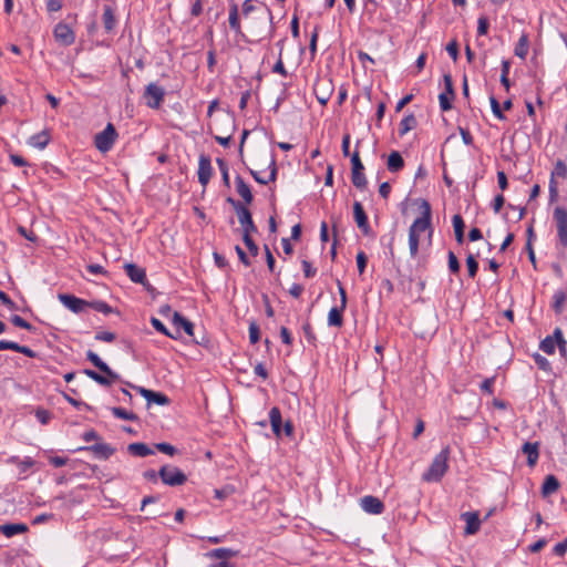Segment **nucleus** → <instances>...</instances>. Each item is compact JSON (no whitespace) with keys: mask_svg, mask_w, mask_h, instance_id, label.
I'll use <instances>...</instances> for the list:
<instances>
[{"mask_svg":"<svg viewBox=\"0 0 567 567\" xmlns=\"http://www.w3.org/2000/svg\"><path fill=\"white\" fill-rule=\"evenodd\" d=\"M450 446H445L433 460L429 470L423 473L422 478L425 482H440L449 470Z\"/></svg>","mask_w":567,"mask_h":567,"instance_id":"obj_1","label":"nucleus"},{"mask_svg":"<svg viewBox=\"0 0 567 567\" xmlns=\"http://www.w3.org/2000/svg\"><path fill=\"white\" fill-rule=\"evenodd\" d=\"M421 208H422V215L417 217L413 224L410 226L409 233L419 235L425 230H429V236L431 237L433 229H432V210L431 205L427 200L422 199L421 200Z\"/></svg>","mask_w":567,"mask_h":567,"instance_id":"obj_2","label":"nucleus"},{"mask_svg":"<svg viewBox=\"0 0 567 567\" xmlns=\"http://www.w3.org/2000/svg\"><path fill=\"white\" fill-rule=\"evenodd\" d=\"M162 482L168 486H181L186 483L187 476L178 467L164 465L158 471Z\"/></svg>","mask_w":567,"mask_h":567,"instance_id":"obj_3","label":"nucleus"},{"mask_svg":"<svg viewBox=\"0 0 567 567\" xmlns=\"http://www.w3.org/2000/svg\"><path fill=\"white\" fill-rule=\"evenodd\" d=\"M116 137L117 132L114 125L109 123L102 132L95 135L94 145L100 152L106 153L113 147Z\"/></svg>","mask_w":567,"mask_h":567,"instance_id":"obj_4","label":"nucleus"},{"mask_svg":"<svg viewBox=\"0 0 567 567\" xmlns=\"http://www.w3.org/2000/svg\"><path fill=\"white\" fill-rule=\"evenodd\" d=\"M553 217L556 224L558 243L567 248V209L561 206H557L554 209Z\"/></svg>","mask_w":567,"mask_h":567,"instance_id":"obj_5","label":"nucleus"},{"mask_svg":"<svg viewBox=\"0 0 567 567\" xmlns=\"http://www.w3.org/2000/svg\"><path fill=\"white\" fill-rule=\"evenodd\" d=\"M165 91L163 87L150 83L144 92V99L146 100V105L151 109H159L161 104L164 101Z\"/></svg>","mask_w":567,"mask_h":567,"instance_id":"obj_6","label":"nucleus"},{"mask_svg":"<svg viewBox=\"0 0 567 567\" xmlns=\"http://www.w3.org/2000/svg\"><path fill=\"white\" fill-rule=\"evenodd\" d=\"M58 298L63 306H65L69 310H71L74 313L82 312L85 308H89L90 303V301H86L84 299L78 298L69 293H59Z\"/></svg>","mask_w":567,"mask_h":567,"instance_id":"obj_7","label":"nucleus"},{"mask_svg":"<svg viewBox=\"0 0 567 567\" xmlns=\"http://www.w3.org/2000/svg\"><path fill=\"white\" fill-rule=\"evenodd\" d=\"M197 175L200 185L206 187L213 175L212 162L208 155L202 154L199 156Z\"/></svg>","mask_w":567,"mask_h":567,"instance_id":"obj_8","label":"nucleus"},{"mask_svg":"<svg viewBox=\"0 0 567 567\" xmlns=\"http://www.w3.org/2000/svg\"><path fill=\"white\" fill-rule=\"evenodd\" d=\"M54 38L62 45H71L74 43L75 35L73 30L65 23L59 22L53 31Z\"/></svg>","mask_w":567,"mask_h":567,"instance_id":"obj_9","label":"nucleus"},{"mask_svg":"<svg viewBox=\"0 0 567 567\" xmlns=\"http://www.w3.org/2000/svg\"><path fill=\"white\" fill-rule=\"evenodd\" d=\"M148 403H155L157 405H167L169 404V399L166 394L162 392H155L153 390L145 389L143 386L132 385Z\"/></svg>","mask_w":567,"mask_h":567,"instance_id":"obj_10","label":"nucleus"},{"mask_svg":"<svg viewBox=\"0 0 567 567\" xmlns=\"http://www.w3.org/2000/svg\"><path fill=\"white\" fill-rule=\"evenodd\" d=\"M353 217L357 226L361 229V231L365 236L371 235V227L369 225L368 216L360 202H354L353 204Z\"/></svg>","mask_w":567,"mask_h":567,"instance_id":"obj_11","label":"nucleus"},{"mask_svg":"<svg viewBox=\"0 0 567 567\" xmlns=\"http://www.w3.org/2000/svg\"><path fill=\"white\" fill-rule=\"evenodd\" d=\"M361 507L364 512L373 515L382 514L384 511V504L375 496L367 495L360 499Z\"/></svg>","mask_w":567,"mask_h":567,"instance_id":"obj_12","label":"nucleus"},{"mask_svg":"<svg viewBox=\"0 0 567 567\" xmlns=\"http://www.w3.org/2000/svg\"><path fill=\"white\" fill-rule=\"evenodd\" d=\"M238 217V221L243 227V234H252L257 233V227L252 220V216L250 210L245 207H239V210L236 213Z\"/></svg>","mask_w":567,"mask_h":567,"instance_id":"obj_13","label":"nucleus"},{"mask_svg":"<svg viewBox=\"0 0 567 567\" xmlns=\"http://www.w3.org/2000/svg\"><path fill=\"white\" fill-rule=\"evenodd\" d=\"M86 359L101 372L110 377L112 380H120V375L114 372L95 352L89 350L86 352Z\"/></svg>","mask_w":567,"mask_h":567,"instance_id":"obj_14","label":"nucleus"},{"mask_svg":"<svg viewBox=\"0 0 567 567\" xmlns=\"http://www.w3.org/2000/svg\"><path fill=\"white\" fill-rule=\"evenodd\" d=\"M78 451L93 452L99 458L107 460L115 453V449L107 443L99 442L91 446L79 447Z\"/></svg>","mask_w":567,"mask_h":567,"instance_id":"obj_15","label":"nucleus"},{"mask_svg":"<svg viewBox=\"0 0 567 567\" xmlns=\"http://www.w3.org/2000/svg\"><path fill=\"white\" fill-rule=\"evenodd\" d=\"M461 518L465 520V534L474 535L480 530L481 519L477 512H466L461 515Z\"/></svg>","mask_w":567,"mask_h":567,"instance_id":"obj_16","label":"nucleus"},{"mask_svg":"<svg viewBox=\"0 0 567 567\" xmlns=\"http://www.w3.org/2000/svg\"><path fill=\"white\" fill-rule=\"evenodd\" d=\"M124 269L133 282L146 286L147 280L145 269L138 267L135 264H125Z\"/></svg>","mask_w":567,"mask_h":567,"instance_id":"obj_17","label":"nucleus"},{"mask_svg":"<svg viewBox=\"0 0 567 567\" xmlns=\"http://www.w3.org/2000/svg\"><path fill=\"white\" fill-rule=\"evenodd\" d=\"M313 92L318 102L324 105L329 101L332 91L330 89V84L327 81L320 80L315 83Z\"/></svg>","mask_w":567,"mask_h":567,"instance_id":"obj_18","label":"nucleus"},{"mask_svg":"<svg viewBox=\"0 0 567 567\" xmlns=\"http://www.w3.org/2000/svg\"><path fill=\"white\" fill-rule=\"evenodd\" d=\"M522 452L527 455V465L533 467L536 465L539 457V443L526 442L522 446Z\"/></svg>","mask_w":567,"mask_h":567,"instance_id":"obj_19","label":"nucleus"},{"mask_svg":"<svg viewBox=\"0 0 567 567\" xmlns=\"http://www.w3.org/2000/svg\"><path fill=\"white\" fill-rule=\"evenodd\" d=\"M236 189L239 196L244 199L245 204L249 205L254 200L251 189L248 184L245 183L240 175L235 178Z\"/></svg>","mask_w":567,"mask_h":567,"instance_id":"obj_20","label":"nucleus"},{"mask_svg":"<svg viewBox=\"0 0 567 567\" xmlns=\"http://www.w3.org/2000/svg\"><path fill=\"white\" fill-rule=\"evenodd\" d=\"M127 452L132 456L136 457H146L148 455H153L155 452L147 444L142 442H135L127 445Z\"/></svg>","mask_w":567,"mask_h":567,"instance_id":"obj_21","label":"nucleus"},{"mask_svg":"<svg viewBox=\"0 0 567 567\" xmlns=\"http://www.w3.org/2000/svg\"><path fill=\"white\" fill-rule=\"evenodd\" d=\"M559 487H560V483H559L558 478L555 475L549 474L544 480V483L542 486V495L544 497H547V496L556 493L559 489Z\"/></svg>","mask_w":567,"mask_h":567,"instance_id":"obj_22","label":"nucleus"},{"mask_svg":"<svg viewBox=\"0 0 567 567\" xmlns=\"http://www.w3.org/2000/svg\"><path fill=\"white\" fill-rule=\"evenodd\" d=\"M173 323L179 329L182 328L189 337L194 336V324L179 312L174 311L172 317Z\"/></svg>","mask_w":567,"mask_h":567,"instance_id":"obj_23","label":"nucleus"},{"mask_svg":"<svg viewBox=\"0 0 567 567\" xmlns=\"http://www.w3.org/2000/svg\"><path fill=\"white\" fill-rule=\"evenodd\" d=\"M388 169L392 173L400 172L404 167V159L398 151L390 153L386 163Z\"/></svg>","mask_w":567,"mask_h":567,"instance_id":"obj_24","label":"nucleus"},{"mask_svg":"<svg viewBox=\"0 0 567 567\" xmlns=\"http://www.w3.org/2000/svg\"><path fill=\"white\" fill-rule=\"evenodd\" d=\"M452 224L454 228V235L455 239L458 244H462L464 241V230H465V223L461 215L456 214L452 218Z\"/></svg>","mask_w":567,"mask_h":567,"instance_id":"obj_25","label":"nucleus"},{"mask_svg":"<svg viewBox=\"0 0 567 567\" xmlns=\"http://www.w3.org/2000/svg\"><path fill=\"white\" fill-rule=\"evenodd\" d=\"M343 311L342 307H333L330 309L328 315V324L332 327H341L343 324Z\"/></svg>","mask_w":567,"mask_h":567,"instance_id":"obj_26","label":"nucleus"},{"mask_svg":"<svg viewBox=\"0 0 567 567\" xmlns=\"http://www.w3.org/2000/svg\"><path fill=\"white\" fill-rule=\"evenodd\" d=\"M50 142V135H49V132L48 131H42L38 134H34L30 137L29 140V144L37 147V148H40V150H43Z\"/></svg>","mask_w":567,"mask_h":567,"instance_id":"obj_27","label":"nucleus"},{"mask_svg":"<svg viewBox=\"0 0 567 567\" xmlns=\"http://www.w3.org/2000/svg\"><path fill=\"white\" fill-rule=\"evenodd\" d=\"M28 529H29L28 526L22 523L21 524H6V525L1 526V532L7 537H12L18 534L27 533Z\"/></svg>","mask_w":567,"mask_h":567,"instance_id":"obj_28","label":"nucleus"},{"mask_svg":"<svg viewBox=\"0 0 567 567\" xmlns=\"http://www.w3.org/2000/svg\"><path fill=\"white\" fill-rule=\"evenodd\" d=\"M417 125V121L413 114H409L402 118L399 125V134L400 136L405 135L409 131L415 128Z\"/></svg>","mask_w":567,"mask_h":567,"instance_id":"obj_29","label":"nucleus"},{"mask_svg":"<svg viewBox=\"0 0 567 567\" xmlns=\"http://www.w3.org/2000/svg\"><path fill=\"white\" fill-rule=\"evenodd\" d=\"M567 295L564 290H557L553 296V310L560 315L565 308Z\"/></svg>","mask_w":567,"mask_h":567,"instance_id":"obj_30","label":"nucleus"},{"mask_svg":"<svg viewBox=\"0 0 567 567\" xmlns=\"http://www.w3.org/2000/svg\"><path fill=\"white\" fill-rule=\"evenodd\" d=\"M238 555V550L230 548H216L210 550L207 556L216 559H229Z\"/></svg>","mask_w":567,"mask_h":567,"instance_id":"obj_31","label":"nucleus"},{"mask_svg":"<svg viewBox=\"0 0 567 567\" xmlns=\"http://www.w3.org/2000/svg\"><path fill=\"white\" fill-rule=\"evenodd\" d=\"M555 339L557 340L556 347L558 348L560 358L567 362V341L563 336L560 328L555 329Z\"/></svg>","mask_w":567,"mask_h":567,"instance_id":"obj_32","label":"nucleus"},{"mask_svg":"<svg viewBox=\"0 0 567 567\" xmlns=\"http://www.w3.org/2000/svg\"><path fill=\"white\" fill-rule=\"evenodd\" d=\"M84 373L91 378L92 380H94L96 383H99L100 385H103V386H110L115 380H112L110 377H107L106 374L105 375H102L100 373H97L96 371L94 370H91V369H85L84 370Z\"/></svg>","mask_w":567,"mask_h":567,"instance_id":"obj_33","label":"nucleus"},{"mask_svg":"<svg viewBox=\"0 0 567 567\" xmlns=\"http://www.w3.org/2000/svg\"><path fill=\"white\" fill-rule=\"evenodd\" d=\"M528 35L523 33L515 47V55H517L520 59H525L528 53Z\"/></svg>","mask_w":567,"mask_h":567,"instance_id":"obj_34","label":"nucleus"},{"mask_svg":"<svg viewBox=\"0 0 567 567\" xmlns=\"http://www.w3.org/2000/svg\"><path fill=\"white\" fill-rule=\"evenodd\" d=\"M557 340L555 339V332L553 336H547L539 343V349L544 351L546 354H554L556 349Z\"/></svg>","mask_w":567,"mask_h":567,"instance_id":"obj_35","label":"nucleus"},{"mask_svg":"<svg viewBox=\"0 0 567 567\" xmlns=\"http://www.w3.org/2000/svg\"><path fill=\"white\" fill-rule=\"evenodd\" d=\"M103 24H104V28L107 32L112 31L115 27V16H114V12L112 10V8L110 6H105L104 7V12H103Z\"/></svg>","mask_w":567,"mask_h":567,"instance_id":"obj_36","label":"nucleus"},{"mask_svg":"<svg viewBox=\"0 0 567 567\" xmlns=\"http://www.w3.org/2000/svg\"><path fill=\"white\" fill-rule=\"evenodd\" d=\"M111 412L117 419L127 420V421H137L138 420V416L135 413L128 412L123 408L113 406V408H111Z\"/></svg>","mask_w":567,"mask_h":567,"instance_id":"obj_37","label":"nucleus"},{"mask_svg":"<svg viewBox=\"0 0 567 567\" xmlns=\"http://www.w3.org/2000/svg\"><path fill=\"white\" fill-rule=\"evenodd\" d=\"M89 308H92V309H94L99 312H102L104 315H110V313L115 312V310L110 305H107L106 302H104L102 300L90 301Z\"/></svg>","mask_w":567,"mask_h":567,"instance_id":"obj_38","label":"nucleus"},{"mask_svg":"<svg viewBox=\"0 0 567 567\" xmlns=\"http://www.w3.org/2000/svg\"><path fill=\"white\" fill-rule=\"evenodd\" d=\"M229 25L236 32H240L239 17H238V7L237 4H233L229 10Z\"/></svg>","mask_w":567,"mask_h":567,"instance_id":"obj_39","label":"nucleus"},{"mask_svg":"<svg viewBox=\"0 0 567 567\" xmlns=\"http://www.w3.org/2000/svg\"><path fill=\"white\" fill-rule=\"evenodd\" d=\"M151 323H152L153 328H154L156 331H158V332H161V333H163V334H165V336H167V337H169V338H172V339H177V338H178V334H173V333H171V332L167 330V328L165 327V324H164L161 320H158L157 318L152 317V318H151ZM177 333H179V331H178V330H177Z\"/></svg>","mask_w":567,"mask_h":567,"instance_id":"obj_40","label":"nucleus"},{"mask_svg":"<svg viewBox=\"0 0 567 567\" xmlns=\"http://www.w3.org/2000/svg\"><path fill=\"white\" fill-rule=\"evenodd\" d=\"M351 181H352V184L359 189H364L368 184L365 175L363 174V171L351 172Z\"/></svg>","mask_w":567,"mask_h":567,"instance_id":"obj_41","label":"nucleus"},{"mask_svg":"<svg viewBox=\"0 0 567 567\" xmlns=\"http://www.w3.org/2000/svg\"><path fill=\"white\" fill-rule=\"evenodd\" d=\"M217 162V165L219 167V171L221 173V177H223V183L226 187H229L230 186V179H229V168H228V164L225 159L223 158H217L216 159Z\"/></svg>","mask_w":567,"mask_h":567,"instance_id":"obj_42","label":"nucleus"},{"mask_svg":"<svg viewBox=\"0 0 567 567\" xmlns=\"http://www.w3.org/2000/svg\"><path fill=\"white\" fill-rule=\"evenodd\" d=\"M466 267L468 277L474 278L478 271V262L476 261V258L473 254H470L466 257Z\"/></svg>","mask_w":567,"mask_h":567,"instance_id":"obj_43","label":"nucleus"},{"mask_svg":"<svg viewBox=\"0 0 567 567\" xmlns=\"http://www.w3.org/2000/svg\"><path fill=\"white\" fill-rule=\"evenodd\" d=\"M243 240L247 247V249L249 250L250 255L256 257L259 252V247L257 246V244L254 241V239L251 238V234H243Z\"/></svg>","mask_w":567,"mask_h":567,"instance_id":"obj_44","label":"nucleus"},{"mask_svg":"<svg viewBox=\"0 0 567 567\" xmlns=\"http://www.w3.org/2000/svg\"><path fill=\"white\" fill-rule=\"evenodd\" d=\"M447 259H449L450 271L452 274H458L461 270V265H460L457 257L455 256V254L452 250L449 251Z\"/></svg>","mask_w":567,"mask_h":567,"instance_id":"obj_45","label":"nucleus"},{"mask_svg":"<svg viewBox=\"0 0 567 567\" xmlns=\"http://www.w3.org/2000/svg\"><path fill=\"white\" fill-rule=\"evenodd\" d=\"M34 414H35V417L39 420V422L43 425L48 424L50 422V420L52 419L51 412L43 408H38L34 412Z\"/></svg>","mask_w":567,"mask_h":567,"instance_id":"obj_46","label":"nucleus"},{"mask_svg":"<svg viewBox=\"0 0 567 567\" xmlns=\"http://www.w3.org/2000/svg\"><path fill=\"white\" fill-rule=\"evenodd\" d=\"M533 359H534L535 363L537 364L538 369H540L543 371H549L551 369L549 361L542 354L536 352L533 354Z\"/></svg>","mask_w":567,"mask_h":567,"instance_id":"obj_47","label":"nucleus"},{"mask_svg":"<svg viewBox=\"0 0 567 567\" xmlns=\"http://www.w3.org/2000/svg\"><path fill=\"white\" fill-rule=\"evenodd\" d=\"M551 176L555 177H560V178H566L567 177V165L563 162V161H557L556 164H555V167H554V171L551 173Z\"/></svg>","mask_w":567,"mask_h":567,"instance_id":"obj_48","label":"nucleus"},{"mask_svg":"<svg viewBox=\"0 0 567 567\" xmlns=\"http://www.w3.org/2000/svg\"><path fill=\"white\" fill-rule=\"evenodd\" d=\"M259 340H260V329H259V326L255 321H251L249 323V341L252 344H255Z\"/></svg>","mask_w":567,"mask_h":567,"instance_id":"obj_49","label":"nucleus"},{"mask_svg":"<svg viewBox=\"0 0 567 567\" xmlns=\"http://www.w3.org/2000/svg\"><path fill=\"white\" fill-rule=\"evenodd\" d=\"M154 447L162 452V453H165L167 455H175L177 453V449L175 446H173L172 444L169 443H166V442H162V443H156L154 444Z\"/></svg>","mask_w":567,"mask_h":567,"instance_id":"obj_50","label":"nucleus"},{"mask_svg":"<svg viewBox=\"0 0 567 567\" xmlns=\"http://www.w3.org/2000/svg\"><path fill=\"white\" fill-rule=\"evenodd\" d=\"M420 236L409 233V249L412 257H415L419 251Z\"/></svg>","mask_w":567,"mask_h":567,"instance_id":"obj_51","label":"nucleus"},{"mask_svg":"<svg viewBox=\"0 0 567 567\" xmlns=\"http://www.w3.org/2000/svg\"><path fill=\"white\" fill-rule=\"evenodd\" d=\"M364 171V166L360 159L359 152L355 150L351 155V172Z\"/></svg>","mask_w":567,"mask_h":567,"instance_id":"obj_52","label":"nucleus"},{"mask_svg":"<svg viewBox=\"0 0 567 567\" xmlns=\"http://www.w3.org/2000/svg\"><path fill=\"white\" fill-rule=\"evenodd\" d=\"M11 322L19 328L25 329V330H33V326L25 321L22 317L14 315L11 317Z\"/></svg>","mask_w":567,"mask_h":567,"instance_id":"obj_53","label":"nucleus"},{"mask_svg":"<svg viewBox=\"0 0 567 567\" xmlns=\"http://www.w3.org/2000/svg\"><path fill=\"white\" fill-rule=\"evenodd\" d=\"M489 102H491V107H492V112L493 114L499 118V120H504L505 118V115L503 114L502 112V109H501V105L498 103V101L496 100L495 96H491L489 97Z\"/></svg>","mask_w":567,"mask_h":567,"instance_id":"obj_54","label":"nucleus"},{"mask_svg":"<svg viewBox=\"0 0 567 567\" xmlns=\"http://www.w3.org/2000/svg\"><path fill=\"white\" fill-rule=\"evenodd\" d=\"M443 80H444V85H445V92L446 95H450L451 99H454L455 97V91H454V86H453V80H452V76L451 74H444L443 76Z\"/></svg>","mask_w":567,"mask_h":567,"instance_id":"obj_55","label":"nucleus"},{"mask_svg":"<svg viewBox=\"0 0 567 567\" xmlns=\"http://www.w3.org/2000/svg\"><path fill=\"white\" fill-rule=\"evenodd\" d=\"M318 37H319V25H316L313 29V32L311 34L310 43H309V51H310L312 58L316 55V52H317Z\"/></svg>","mask_w":567,"mask_h":567,"instance_id":"obj_56","label":"nucleus"},{"mask_svg":"<svg viewBox=\"0 0 567 567\" xmlns=\"http://www.w3.org/2000/svg\"><path fill=\"white\" fill-rule=\"evenodd\" d=\"M452 100L450 95H446V93H441L439 95L440 101V107L442 111H450L452 109Z\"/></svg>","mask_w":567,"mask_h":567,"instance_id":"obj_57","label":"nucleus"},{"mask_svg":"<svg viewBox=\"0 0 567 567\" xmlns=\"http://www.w3.org/2000/svg\"><path fill=\"white\" fill-rule=\"evenodd\" d=\"M488 28H489V21H488L487 17H484V16L480 17L478 25H477V34L478 35L487 34Z\"/></svg>","mask_w":567,"mask_h":567,"instance_id":"obj_58","label":"nucleus"},{"mask_svg":"<svg viewBox=\"0 0 567 567\" xmlns=\"http://www.w3.org/2000/svg\"><path fill=\"white\" fill-rule=\"evenodd\" d=\"M367 264H368L367 255L364 254V251H359L357 254V266H358V271L360 275H362L364 272Z\"/></svg>","mask_w":567,"mask_h":567,"instance_id":"obj_59","label":"nucleus"},{"mask_svg":"<svg viewBox=\"0 0 567 567\" xmlns=\"http://www.w3.org/2000/svg\"><path fill=\"white\" fill-rule=\"evenodd\" d=\"M269 421H270V424L282 423L281 412H280V409L278 406L271 408V410L269 412Z\"/></svg>","mask_w":567,"mask_h":567,"instance_id":"obj_60","label":"nucleus"},{"mask_svg":"<svg viewBox=\"0 0 567 567\" xmlns=\"http://www.w3.org/2000/svg\"><path fill=\"white\" fill-rule=\"evenodd\" d=\"M446 51L450 54V56L453 59V61H456L458 58V44L456 40H452L446 45Z\"/></svg>","mask_w":567,"mask_h":567,"instance_id":"obj_61","label":"nucleus"},{"mask_svg":"<svg viewBox=\"0 0 567 567\" xmlns=\"http://www.w3.org/2000/svg\"><path fill=\"white\" fill-rule=\"evenodd\" d=\"M264 249H265V255H266V261H267V266H268V269L270 272H274L275 271V265H276V260H275V257L272 256L269 247L267 245L264 246Z\"/></svg>","mask_w":567,"mask_h":567,"instance_id":"obj_62","label":"nucleus"},{"mask_svg":"<svg viewBox=\"0 0 567 567\" xmlns=\"http://www.w3.org/2000/svg\"><path fill=\"white\" fill-rule=\"evenodd\" d=\"M95 339L104 342H113L116 339L115 333L109 331L97 332Z\"/></svg>","mask_w":567,"mask_h":567,"instance_id":"obj_63","label":"nucleus"},{"mask_svg":"<svg viewBox=\"0 0 567 567\" xmlns=\"http://www.w3.org/2000/svg\"><path fill=\"white\" fill-rule=\"evenodd\" d=\"M301 265L306 278H312L316 276L317 270L312 268L311 262H309L308 260H302Z\"/></svg>","mask_w":567,"mask_h":567,"instance_id":"obj_64","label":"nucleus"}]
</instances>
